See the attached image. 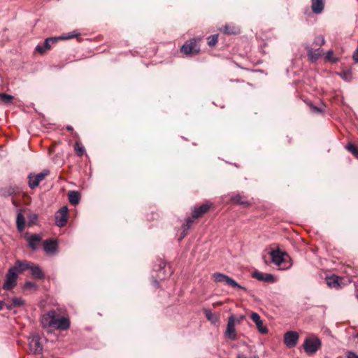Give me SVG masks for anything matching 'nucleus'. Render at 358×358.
Segmentation results:
<instances>
[{
	"label": "nucleus",
	"instance_id": "1",
	"mask_svg": "<svg viewBox=\"0 0 358 358\" xmlns=\"http://www.w3.org/2000/svg\"><path fill=\"white\" fill-rule=\"evenodd\" d=\"M211 206L212 203L210 201H206L199 206H195L192 209V217H187L185 220V223H184L181 227L182 229V232L180 233V241L187 236V231L190 228L191 225L194 223V220L202 217L209 210Z\"/></svg>",
	"mask_w": 358,
	"mask_h": 358
},
{
	"label": "nucleus",
	"instance_id": "2",
	"mask_svg": "<svg viewBox=\"0 0 358 358\" xmlns=\"http://www.w3.org/2000/svg\"><path fill=\"white\" fill-rule=\"evenodd\" d=\"M171 274L170 269L169 268V271L166 269V262L162 259H157L153 265L152 271V282L153 286L156 288L159 287V282L166 278Z\"/></svg>",
	"mask_w": 358,
	"mask_h": 358
},
{
	"label": "nucleus",
	"instance_id": "3",
	"mask_svg": "<svg viewBox=\"0 0 358 358\" xmlns=\"http://www.w3.org/2000/svg\"><path fill=\"white\" fill-rule=\"evenodd\" d=\"M199 42V38H192L189 39L180 46V52H183L187 56H193L199 54L201 50Z\"/></svg>",
	"mask_w": 358,
	"mask_h": 358
},
{
	"label": "nucleus",
	"instance_id": "4",
	"mask_svg": "<svg viewBox=\"0 0 358 358\" xmlns=\"http://www.w3.org/2000/svg\"><path fill=\"white\" fill-rule=\"evenodd\" d=\"M213 277L215 282H224L226 285H227L228 286L243 289L249 295H251L250 290H248L246 287L239 285L236 280L230 278L229 275H227L221 273H213Z\"/></svg>",
	"mask_w": 358,
	"mask_h": 358
},
{
	"label": "nucleus",
	"instance_id": "5",
	"mask_svg": "<svg viewBox=\"0 0 358 358\" xmlns=\"http://www.w3.org/2000/svg\"><path fill=\"white\" fill-rule=\"evenodd\" d=\"M321 345V341L317 336L306 338L303 344L304 351L308 355L315 353L320 348Z\"/></svg>",
	"mask_w": 358,
	"mask_h": 358
},
{
	"label": "nucleus",
	"instance_id": "6",
	"mask_svg": "<svg viewBox=\"0 0 358 358\" xmlns=\"http://www.w3.org/2000/svg\"><path fill=\"white\" fill-rule=\"evenodd\" d=\"M17 277L18 273L15 271V268L10 267L6 275L3 289L5 290L13 289L16 285Z\"/></svg>",
	"mask_w": 358,
	"mask_h": 358
},
{
	"label": "nucleus",
	"instance_id": "7",
	"mask_svg": "<svg viewBox=\"0 0 358 358\" xmlns=\"http://www.w3.org/2000/svg\"><path fill=\"white\" fill-rule=\"evenodd\" d=\"M29 348L30 353L33 355H40L43 350V345L41 343V338L36 335H32L29 337Z\"/></svg>",
	"mask_w": 358,
	"mask_h": 358
},
{
	"label": "nucleus",
	"instance_id": "8",
	"mask_svg": "<svg viewBox=\"0 0 358 358\" xmlns=\"http://www.w3.org/2000/svg\"><path fill=\"white\" fill-rule=\"evenodd\" d=\"M68 211L67 206H64L55 213V224L57 227H63L66 226L68 221Z\"/></svg>",
	"mask_w": 358,
	"mask_h": 358
},
{
	"label": "nucleus",
	"instance_id": "9",
	"mask_svg": "<svg viewBox=\"0 0 358 358\" xmlns=\"http://www.w3.org/2000/svg\"><path fill=\"white\" fill-rule=\"evenodd\" d=\"M49 173L50 171L48 170H43L37 174L30 173L28 176L29 187L32 189L36 188Z\"/></svg>",
	"mask_w": 358,
	"mask_h": 358
},
{
	"label": "nucleus",
	"instance_id": "10",
	"mask_svg": "<svg viewBox=\"0 0 358 358\" xmlns=\"http://www.w3.org/2000/svg\"><path fill=\"white\" fill-rule=\"evenodd\" d=\"M236 316L231 315L227 321V329L224 332V336L231 341H236L237 339L236 329H235Z\"/></svg>",
	"mask_w": 358,
	"mask_h": 358
},
{
	"label": "nucleus",
	"instance_id": "11",
	"mask_svg": "<svg viewBox=\"0 0 358 358\" xmlns=\"http://www.w3.org/2000/svg\"><path fill=\"white\" fill-rule=\"evenodd\" d=\"M52 328L59 329V330H66L70 327V321L68 318L64 317H58V314L57 311L55 310V320L53 322Z\"/></svg>",
	"mask_w": 358,
	"mask_h": 358
},
{
	"label": "nucleus",
	"instance_id": "12",
	"mask_svg": "<svg viewBox=\"0 0 358 358\" xmlns=\"http://www.w3.org/2000/svg\"><path fill=\"white\" fill-rule=\"evenodd\" d=\"M299 335L296 331H288L284 334V343L288 348H294L296 345Z\"/></svg>",
	"mask_w": 358,
	"mask_h": 358
},
{
	"label": "nucleus",
	"instance_id": "13",
	"mask_svg": "<svg viewBox=\"0 0 358 358\" xmlns=\"http://www.w3.org/2000/svg\"><path fill=\"white\" fill-rule=\"evenodd\" d=\"M27 241L28 246L34 251L38 250L42 241V236L38 234H34L27 236Z\"/></svg>",
	"mask_w": 358,
	"mask_h": 358
},
{
	"label": "nucleus",
	"instance_id": "14",
	"mask_svg": "<svg viewBox=\"0 0 358 358\" xmlns=\"http://www.w3.org/2000/svg\"><path fill=\"white\" fill-rule=\"evenodd\" d=\"M269 255L271 257V262L275 265L280 266L285 261V256L287 255V253L277 249L272 250Z\"/></svg>",
	"mask_w": 358,
	"mask_h": 358
},
{
	"label": "nucleus",
	"instance_id": "15",
	"mask_svg": "<svg viewBox=\"0 0 358 358\" xmlns=\"http://www.w3.org/2000/svg\"><path fill=\"white\" fill-rule=\"evenodd\" d=\"M55 310H50L44 314L41 318V324L44 328H52L55 320Z\"/></svg>",
	"mask_w": 358,
	"mask_h": 358
},
{
	"label": "nucleus",
	"instance_id": "16",
	"mask_svg": "<svg viewBox=\"0 0 358 358\" xmlns=\"http://www.w3.org/2000/svg\"><path fill=\"white\" fill-rule=\"evenodd\" d=\"M252 275L259 281L266 282H275V276L271 273H264L256 270L252 273Z\"/></svg>",
	"mask_w": 358,
	"mask_h": 358
},
{
	"label": "nucleus",
	"instance_id": "17",
	"mask_svg": "<svg viewBox=\"0 0 358 358\" xmlns=\"http://www.w3.org/2000/svg\"><path fill=\"white\" fill-rule=\"evenodd\" d=\"M250 318L255 323L258 331L261 334H266L268 332V329L264 325L263 322L257 313H252Z\"/></svg>",
	"mask_w": 358,
	"mask_h": 358
},
{
	"label": "nucleus",
	"instance_id": "18",
	"mask_svg": "<svg viewBox=\"0 0 358 358\" xmlns=\"http://www.w3.org/2000/svg\"><path fill=\"white\" fill-rule=\"evenodd\" d=\"M44 251L48 255H52L56 252L57 249V243L56 241L52 239H47L43 242Z\"/></svg>",
	"mask_w": 358,
	"mask_h": 358
},
{
	"label": "nucleus",
	"instance_id": "19",
	"mask_svg": "<svg viewBox=\"0 0 358 358\" xmlns=\"http://www.w3.org/2000/svg\"><path fill=\"white\" fill-rule=\"evenodd\" d=\"M31 265V262H30L17 260L15 265L11 267L15 268V271L19 274L24 271L29 270Z\"/></svg>",
	"mask_w": 358,
	"mask_h": 358
},
{
	"label": "nucleus",
	"instance_id": "20",
	"mask_svg": "<svg viewBox=\"0 0 358 358\" xmlns=\"http://www.w3.org/2000/svg\"><path fill=\"white\" fill-rule=\"evenodd\" d=\"M311 8L314 14H320L324 8V0H311Z\"/></svg>",
	"mask_w": 358,
	"mask_h": 358
},
{
	"label": "nucleus",
	"instance_id": "21",
	"mask_svg": "<svg viewBox=\"0 0 358 358\" xmlns=\"http://www.w3.org/2000/svg\"><path fill=\"white\" fill-rule=\"evenodd\" d=\"M220 30L228 35H236L241 33L240 28L234 24H225Z\"/></svg>",
	"mask_w": 358,
	"mask_h": 358
},
{
	"label": "nucleus",
	"instance_id": "22",
	"mask_svg": "<svg viewBox=\"0 0 358 358\" xmlns=\"http://www.w3.org/2000/svg\"><path fill=\"white\" fill-rule=\"evenodd\" d=\"M29 271H31V275L37 279H43L45 278L44 273L41 270V268L36 265L31 263V265L30 266Z\"/></svg>",
	"mask_w": 358,
	"mask_h": 358
},
{
	"label": "nucleus",
	"instance_id": "23",
	"mask_svg": "<svg viewBox=\"0 0 358 358\" xmlns=\"http://www.w3.org/2000/svg\"><path fill=\"white\" fill-rule=\"evenodd\" d=\"M68 199L71 204L76 206L80 200V194L78 191H69L68 193Z\"/></svg>",
	"mask_w": 358,
	"mask_h": 358
},
{
	"label": "nucleus",
	"instance_id": "24",
	"mask_svg": "<svg viewBox=\"0 0 358 358\" xmlns=\"http://www.w3.org/2000/svg\"><path fill=\"white\" fill-rule=\"evenodd\" d=\"M231 200L234 203L242 205L244 207H248L250 206L249 201L245 200L243 196L239 195V194H235L231 196Z\"/></svg>",
	"mask_w": 358,
	"mask_h": 358
},
{
	"label": "nucleus",
	"instance_id": "25",
	"mask_svg": "<svg viewBox=\"0 0 358 358\" xmlns=\"http://www.w3.org/2000/svg\"><path fill=\"white\" fill-rule=\"evenodd\" d=\"M327 285L331 288L338 289L340 287L339 278L336 275L327 277L326 278Z\"/></svg>",
	"mask_w": 358,
	"mask_h": 358
},
{
	"label": "nucleus",
	"instance_id": "26",
	"mask_svg": "<svg viewBox=\"0 0 358 358\" xmlns=\"http://www.w3.org/2000/svg\"><path fill=\"white\" fill-rule=\"evenodd\" d=\"M25 226V219L21 213H18L16 218V227L19 232L23 231Z\"/></svg>",
	"mask_w": 358,
	"mask_h": 358
},
{
	"label": "nucleus",
	"instance_id": "27",
	"mask_svg": "<svg viewBox=\"0 0 358 358\" xmlns=\"http://www.w3.org/2000/svg\"><path fill=\"white\" fill-rule=\"evenodd\" d=\"M80 34L79 31H78L77 30H73L71 32L64 33L62 35H61L60 36H59L58 38H59V40H69V39H71L75 37H77Z\"/></svg>",
	"mask_w": 358,
	"mask_h": 358
},
{
	"label": "nucleus",
	"instance_id": "28",
	"mask_svg": "<svg viewBox=\"0 0 358 358\" xmlns=\"http://www.w3.org/2000/svg\"><path fill=\"white\" fill-rule=\"evenodd\" d=\"M204 315L206 319L210 321L213 324H216L218 322L217 316L215 315L209 309H204Z\"/></svg>",
	"mask_w": 358,
	"mask_h": 358
},
{
	"label": "nucleus",
	"instance_id": "29",
	"mask_svg": "<svg viewBox=\"0 0 358 358\" xmlns=\"http://www.w3.org/2000/svg\"><path fill=\"white\" fill-rule=\"evenodd\" d=\"M339 76L346 82H350L352 79L351 70H343L338 73Z\"/></svg>",
	"mask_w": 358,
	"mask_h": 358
},
{
	"label": "nucleus",
	"instance_id": "30",
	"mask_svg": "<svg viewBox=\"0 0 358 358\" xmlns=\"http://www.w3.org/2000/svg\"><path fill=\"white\" fill-rule=\"evenodd\" d=\"M14 96L5 94V93H0V99L3 104L8 105L11 103L12 101L13 100Z\"/></svg>",
	"mask_w": 358,
	"mask_h": 358
},
{
	"label": "nucleus",
	"instance_id": "31",
	"mask_svg": "<svg viewBox=\"0 0 358 358\" xmlns=\"http://www.w3.org/2000/svg\"><path fill=\"white\" fill-rule=\"evenodd\" d=\"M345 148L350 152L355 157L358 158V148L352 143L346 145Z\"/></svg>",
	"mask_w": 358,
	"mask_h": 358
},
{
	"label": "nucleus",
	"instance_id": "32",
	"mask_svg": "<svg viewBox=\"0 0 358 358\" xmlns=\"http://www.w3.org/2000/svg\"><path fill=\"white\" fill-rule=\"evenodd\" d=\"M58 40H59L58 37L48 38L45 39L43 45L46 50L50 49V46H51L50 43H54L57 42Z\"/></svg>",
	"mask_w": 358,
	"mask_h": 358
},
{
	"label": "nucleus",
	"instance_id": "33",
	"mask_svg": "<svg viewBox=\"0 0 358 358\" xmlns=\"http://www.w3.org/2000/svg\"><path fill=\"white\" fill-rule=\"evenodd\" d=\"M218 34H213L208 37V44L210 47H213L217 43Z\"/></svg>",
	"mask_w": 358,
	"mask_h": 358
},
{
	"label": "nucleus",
	"instance_id": "34",
	"mask_svg": "<svg viewBox=\"0 0 358 358\" xmlns=\"http://www.w3.org/2000/svg\"><path fill=\"white\" fill-rule=\"evenodd\" d=\"M74 150L76 152L78 156L79 157L83 156L85 152L84 147L81 146L78 142H76L75 143Z\"/></svg>",
	"mask_w": 358,
	"mask_h": 358
},
{
	"label": "nucleus",
	"instance_id": "35",
	"mask_svg": "<svg viewBox=\"0 0 358 358\" xmlns=\"http://www.w3.org/2000/svg\"><path fill=\"white\" fill-rule=\"evenodd\" d=\"M38 220V215L36 213H31L28 216V225L31 226L36 224Z\"/></svg>",
	"mask_w": 358,
	"mask_h": 358
},
{
	"label": "nucleus",
	"instance_id": "36",
	"mask_svg": "<svg viewBox=\"0 0 358 358\" xmlns=\"http://www.w3.org/2000/svg\"><path fill=\"white\" fill-rule=\"evenodd\" d=\"M12 302L14 307H21L24 304V301L21 298H13Z\"/></svg>",
	"mask_w": 358,
	"mask_h": 358
},
{
	"label": "nucleus",
	"instance_id": "37",
	"mask_svg": "<svg viewBox=\"0 0 358 358\" xmlns=\"http://www.w3.org/2000/svg\"><path fill=\"white\" fill-rule=\"evenodd\" d=\"M308 55L309 57V59L311 62H315L318 59L319 55L316 53H314L312 50V49H310L308 51Z\"/></svg>",
	"mask_w": 358,
	"mask_h": 358
},
{
	"label": "nucleus",
	"instance_id": "38",
	"mask_svg": "<svg viewBox=\"0 0 358 358\" xmlns=\"http://www.w3.org/2000/svg\"><path fill=\"white\" fill-rule=\"evenodd\" d=\"M314 43L316 45L322 46L325 43L324 38L322 36H317L315 38Z\"/></svg>",
	"mask_w": 358,
	"mask_h": 358
},
{
	"label": "nucleus",
	"instance_id": "39",
	"mask_svg": "<svg viewBox=\"0 0 358 358\" xmlns=\"http://www.w3.org/2000/svg\"><path fill=\"white\" fill-rule=\"evenodd\" d=\"M333 55H334V52L331 50H330L327 51V52L326 54V56H325V58L327 60H331L334 63L337 62H338V59L333 57Z\"/></svg>",
	"mask_w": 358,
	"mask_h": 358
},
{
	"label": "nucleus",
	"instance_id": "40",
	"mask_svg": "<svg viewBox=\"0 0 358 358\" xmlns=\"http://www.w3.org/2000/svg\"><path fill=\"white\" fill-rule=\"evenodd\" d=\"M36 287V286L35 283L30 282V281H27L24 284L25 288L32 289V288H35Z\"/></svg>",
	"mask_w": 358,
	"mask_h": 358
},
{
	"label": "nucleus",
	"instance_id": "41",
	"mask_svg": "<svg viewBox=\"0 0 358 358\" xmlns=\"http://www.w3.org/2000/svg\"><path fill=\"white\" fill-rule=\"evenodd\" d=\"M36 51L40 52V53H43L46 49L45 48L44 45H38L36 47Z\"/></svg>",
	"mask_w": 358,
	"mask_h": 358
},
{
	"label": "nucleus",
	"instance_id": "42",
	"mask_svg": "<svg viewBox=\"0 0 358 358\" xmlns=\"http://www.w3.org/2000/svg\"><path fill=\"white\" fill-rule=\"evenodd\" d=\"M347 358H358V355L353 352L349 351L347 353Z\"/></svg>",
	"mask_w": 358,
	"mask_h": 358
},
{
	"label": "nucleus",
	"instance_id": "43",
	"mask_svg": "<svg viewBox=\"0 0 358 358\" xmlns=\"http://www.w3.org/2000/svg\"><path fill=\"white\" fill-rule=\"evenodd\" d=\"M352 58L356 63H358V48L354 52Z\"/></svg>",
	"mask_w": 358,
	"mask_h": 358
},
{
	"label": "nucleus",
	"instance_id": "44",
	"mask_svg": "<svg viewBox=\"0 0 358 358\" xmlns=\"http://www.w3.org/2000/svg\"><path fill=\"white\" fill-rule=\"evenodd\" d=\"M311 109H312V110H313L314 113H322V109H321V108H319V107H317V106H312V107H311Z\"/></svg>",
	"mask_w": 358,
	"mask_h": 358
},
{
	"label": "nucleus",
	"instance_id": "45",
	"mask_svg": "<svg viewBox=\"0 0 358 358\" xmlns=\"http://www.w3.org/2000/svg\"><path fill=\"white\" fill-rule=\"evenodd\" d=\"M245 319V315H241L238 317H236V322L241 323Z\"/></svg>",
	"mask_w": 358,
	"mask_h": 358
},
{
	"label": "nucleus",
	"instance_id": "46",
	"mask_svg": "<svg viewBox=\"0 0 358 358\" xmlns=\"http://www.w3.org/2000/svg\"><path fill=\"white\" fill-rule=\"evenodd\" d=\"M5 306L6 307V308H7L8 310H11L13 309V308L14 307V306L13 305V303H12V304H10H10H7V303H6Z\"/></svg>",
	"mask_w": 358,
	"mask_h": 358
},
{
	"label": "nucleus",
	"instance_id": "47",
	"mask_svg": "<svg viewBox=\"0 0 358 358\" xmlns=\"http://www.w3.org/2000/svg\"><path fill=\"white\" fill-rule=\"evenodd\" d=\"M6 303H4L3 301H0V310H2L3 308V307L5 306Z\"/></svg>",
	"mask_w": 358,
	"mask_h": 358
},
{
	"label": "nucleus",
	"instance_id": "48",
	"mask_svg": "<svg viewBox=\"0 0 358 358\" xmlns=\"http://www.w3.org/2000/svg\"><path fill=\"white\" fill-rule=\"evenodd\" d=\"M237 358H247V357L243 353H239L237 355Z\"/></svg>",
	"mask_w": 358,
	"mask_h": 358
},
{
	"label": "nucleus",
	"instance_id": "49",
	"mask_svg": "<svg viewBox=\"0 0 358 358\" xmlns=\"http://www.w3.org/2000/svg\"><path fill=\"white\" fill-rule=\"evenodd\" d=\"M66 129H67V130H69V131H71V130H73V127H72L71 126H67V127H66Z\"/></svg>",
	"mask_w": 358,
	"mask_h": 358
},
{
	"label": "nucleus",
	"instance_id": "50",
	"mask_svg": "<svg viewBox=\"0 0 358 358\" xmlns=\"http://www.w3.org/2000/svg\"><path fill=\"white\" fill-rule=\"evenodd\" d=\"M250 358H259V357H258L257 355H254V356H252V357H250Z\"/></svg>",
	"mask_w": 358,
	"mask_h": 358
},
{
	"label": "nucleus",
	"instance_id": "51",
	"mask_svg": "<svg viewBox=\"0 0 358 358\" xmlns=\"http://www.w3.org/2000/svg\"><path fill=\"white\" fill-rule=\"evenodd\" d=\"M355 338L358 339V332H357V333L356 334V335L355 336Z\"/></svg>",
	"mask_w": 358,
	"mask_h": 358
},
{
	"label": "nucleus",
	"instance_id": "52",
	"mask_svg": "<svg viewBox=\"0 0 358 358\" xmlns=\"http://www.w3.org/2000/svg\"><path fill=\"white\" fill-rule=\"evenodd\" d=\"M43 358V357H42Z\"/></svg>",
	"mask_w": 358,
	"mask_h": 358
}]
</instances>
